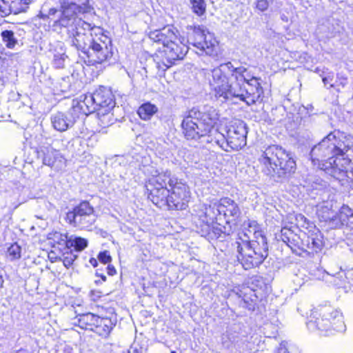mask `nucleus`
I'll return each instance as SVG.
<instances>
[{
    "mask_svg": "<svg viewBox=\"0 0 353 353\" xmlns=\"http://www.w3.org/2000/svg\"><path fill=\"white\" fill-rule=\"evenodd\" d=\"M74 260V256H70V257H65L63 261V265L66 268H69L72 264Z\"/></svg>",
    "mask_w": 353,
    "mask_h": 353,
    "instance_id": "obj_42",
    "label": "nucleus"
},
{
    "mask_svg": "<svg viewBox=\"0 0 353 353\" xmlns=\"http://www.w3.org/2000/svg\"><path fill=\"white\" fill-rule=\"evenodd\" d=\"M52 127L57 131L65 132L74 124V121L63 112H57L51 117Z\"/></svg>",
    "mask_w": 353,
    "mask_h": 353,
    "instance_id": "obj_20",
    "label": "nucleus"
},
{
    "mask_svg": "<svg viewBox=\"0 0 353 353\" xmlns=\"http://www.w3.org/2000/svg\"><path fill=\"white\" fill-rule=\"evenodd\" d=\"M333 79H334L333 74L323 77L322 78V80H323V82L325 86H326L327 88L333 87L334 86V84L332 83Z\"/></svg>",
    "mask_w": 353,
    "mask_h": 353,
    "instance_id": "obj_39",
    "label": "nucleus"
},
{
    "mask_svg": "<svg viewBox=\"0 0 353 353\" xmlns=\"http://www.w3.org/2000/svg\"><path fill=\"white\" fill-rule=\"evenodd\" d=\"M335 134L330 132L322 139L317 145H315L310 150V159L312 165L316 169L322 166V163L329 161V157L337 155L336 146L334 144Z\"/></svg>",
    "mask_w": 353,
    "mask_h": 353,
    "instance_id": "obj_11",
    "label": "nucleus"
},
{
    "mask_svg": "<svg viewBox=\"0 0 353 353\" xmlns=\"http://www.w3.org/2000/svg\"><path fill=\"white\" fill-rule=\"evenodd\" d=\"M149 38L154 42L163 45V50L157 54V67L162 71L172 66L174 61L182 59L188 52L185 39L173 26H167L161 30H155L149 34Z\"/></svg>",
    "mask_w": 353,
    "mask_h": 353,
    "instance_id": "obj_3",
    "label": "nucleus"
},
{
    "mask_svg": "<svg viewBox=\"0 0 353 353\" xmlns=\"http://www.w3.org/2000/svg\"><path fill=\"white\" fill-rule=\"evenodd\" d=\"M192 10L199 16L205 12L206 3L204 0H190Z\"/></svg>",
    "mask_w": 353,
    "mask_h": 353,
    "instance_id": "obj_35",
    "label": "nucleus"
},
{
    "mask_svg": "<svg viewBox=\"0 0 353 353\" xmlns=\"http://www.w3.org/2000/svg\"><path fill=\"white\" fill-rule=\"evenodd\" d=\"M312 326L320 335L329 334L331 326L337 332H343L345 330L342 314L336 310L332 309L324 312L322 316L317 312L310 314V327Z\"/></svg>",
    "mask_w": 353,
    "mask_h": 353,
    "instance_id": "obj_8",
    "label": "nucleus"
},
{
    "mask_svg": "<svg viewBox=\"0 0 353 353\" xmlns=\"http://www.w3.org/2000/svg\"><path fill=\"white\" fill-rule=\"evenodd\" d=\"M61 8H49L43 6L37 14V17L43 20L52 21V28L57 30L58 28L68 27L75 21L78 13H87L91 10L88 0H59Z\"/></svg>",
    "mask_w": 353,
    "mask_h": 353,
    "instance_id": "obj_5",
    "label": "nucleus"
},
{
    "mask_svg": "<svg viewBox=\"0 0 353 353\" xmlns=\"http://www.w3.org/2000/svg\"><path fill=\"white\" fill-rule=\"evenodd\" d=\"M32 0H10L9 3H0V11L3 15L14 14L25 12Z\"/></svg>",
    "mask_w": 353,
    "mask_h": 353,
    "instance_id": "obj_18",
    "label": "nucleus"
},
{
    "mask_svg": "<svg viewBox=\"0 0 353 353\" xmlns=\"http://www.w3.org/2000/svg\"><path fill=\"white\" fill-rule=\"evenodd\" d=\"M170 176L169 171L159 172L155 170L146 183L148 198L159 208L168 207L171 210H183L191 197L188 185L176 178H170L168 188L166 180Z\"/></svg>",
    "mask_w": 353,
    "mask_h": 353,
    "instance_id": "obj_2",
    "label": "nucleus"
},
{
    "mask_svg": "<svg viewBox=\"0 0 353 353\" xmlns=\"http://www.w3.org/2000/svg\"><path fill=\"white\" fill-rule=\"evenodd\" d=\"M208 81L215 97L223 100L237 98L250 105L263 94L259 78L249 75L244 67L235 68L231 62L211 70Z\"/></svg>",
    "mask_w": 353,
    "mask_h": 353,
    "instance_id": "obj_1",
    "label": "nucleus"
},
{
    "mask_svg": "<svg viewBox=\"0 0 353 353\" xmlns=\"http://www.w3.org/2000/svg\"><path fill=\"white\" fill-rule=\"evenodd\" d=\"M247 134L245 123L242 121H235L227 131L226 142L223 140L222 143H220L218 140L217 144L225 151H228V147L234 150H240L246 145Z\"/></svg>",
    "mask_w": 353,
    "mask_h": 353,
    "instance_id": "obj_13",
    "label": "nucleus"
},
{
    "mask_svg": "<svg viewBox=\"0 0 353 353\" xmlns=\"http://www.w3.org/2000/svg\"><path fill=\"white\" fill-rule=\"evenodd\" d=\"M313 248L315 249V252H317L318 250H321L323 247V243L321 239H312Z\"/></svg>",
    "mask_w": 353,
    "mask_h": 353,
    "instance_id": "obj_41",
    "label": "nucleus"
},
{
    "mask_svg": "<svg viewBox=\"0 0 353 353\" xmlns=\"http://www.w3.org/2000/svg\"><path fill=\"white\" fill-rule=\"evenodd\" d=\"M318 214L319 217L327 223L330 228L338 229L343 227L339 212H334L325 207L322 209V214H321V212H319Z\"/></svg>",
    "mask_w": 353,
    "mask_h": 353,
    "instance_id": "obj_19",
    "label": "nucleus"
},
{
    "mask_svg": "<svg viewBox=\"0 0 353 353\" xmlns=\"http://www.w3.org/2000/svg\"><path fill=\"white\" fill-rule=\"evenodd\" d=\"M246 225H247V228H246L247 233H245V235L248 236V239H250L249 234H253L254 230L252 229V228H249L248 227V223H246Z\"/></svg>",
    "mask_w": 353,
    "mask_h": 353,
    "instance_id": "obj_46",
    "label": "nucleus"
},
{
    "mask_svg": "<svg viewBox=\"0 0 353 353\" xmlns=\"http://www.w3.org/2000/svg\"><path fill=\"white\" fill-rule=\"evenodd\" d=\"M351 175L353 176V170H351Z\"/></svg>",
    "mask_w": 353,
    "mask_h": 353,
    "instance_id": "obj_54",
    "label": "nucleus"
},
{
    "mask_svg": "<svg viewBox=\"0 0 353 353\" xmlns=\"http://www.w3.org/2000/svg\"><path fill=\"white\" fill-rule=\"evenodd\" d=\"M90 41L87 52L89 61L92 64L101 63L112 56L111 41L99 27H91Z\"/></svg>",
    "mask_w": 353,
    "mask_h": 353,
    "instance_id": "obj_7",
    "label": "nucleus"
},
{
    "mask_svg": "<svg viewBox=\"0 0 353 353\" xmlns=\"http://www.w3.org/2000/svg\"><path fill=\"white\" fill-rule=\"evenodd\" d=\"M112 329L111 320L108 318H101L93 328V332L102 337H107Z\"/></svg>",
    "mask_w": 353,
    "mask_h": 353,
    "instance_id": "obj_24",
    "label": "nucleus"
},
{
    "mask_svg": "<svg viewBox=\"0 0 353 353\" xmlns=\"http://www.w3.org/2000/svg\"><path fill=\"white\" fill-rule=\"evenodd\" d=\"M108 274L113 276L116 274V269L113 265H109L107 268Z\"/></svg>",
    "mask_w": 353,
    "mask_h": 353,
    "instance_id": "obj_43",
    "label": "nucleus"
},
{
    "mask_svg": "<svg viewBox=\"0 0 353 353\" xmlns=\"http://www.w3.org/2000/svg\"><path fill=\"white\" fill-rule=\"evenodd\" d=\"M98 108L112 110L114 107V97L111 90L105 87H101L94 92Z\"/></svg>",
    "mask_w": 353,
    "mask_h": 353,
    "instance_id": "obj_16",
    "label": "nucleus"
},
{
    "mask_svg": "<svg viewBox=\"0 0 353 353\" xmlns=\"http://www.w3.org/2000/svg\"><path fill=\"white\" fill-rule=\"evenodd\" d=\"M66 221L74 227L88 229L96 221L94 208L87 201L81 202L66 214Z\"/></svg>",
    "mask_w": 353,
    "mask_h": 353,
    "instance_id": "obj_10",
    "label": "nucleus"
},
{
    "mask_svg": "<svg viewBox=\"0 0 353 353\" xmlns=\"http://www.w3.org/2000/svg\"><path fill=\"white\" fill-rule=\"evenodd\" d=\"M336 28L334 26L332 20L326 19L319 24L316 32L319 34H322L323 37H333Z\"/></svg>",
    "mask_w": 353,
    "mask_h": 353,
    "instance_id": "obj_27",
    "label": "nucleus"
},
{
    "mask_svg": "<svg viewBox=\"0 0 353 353\" xmlns=\"http://www.w3.org/2000/svg\"><path fill=\"white\" fill-rule=\"evenodd\" d=\"M21 256V248L17 243H13L8 248L6 257L10 261L18 260Z\"/></svg>",
    "mask_w": 353,
    "mask_h": 353,
    "instance_id": "obj_33",
    "label": "nucleus"
},
{
    "mask_svg": "<svg viewBox=\"0 0 353 353\" xmlns=\"http://www.w3.org/2000/svg\"><path fill=\"white\" fill-rule=\"evenodd\" d=\"M64 61V57L63 56H61L60 58L59 59H57L55 58L54 59V61H55V64L58 66V67H62L63 66V62Z\"/></svg>",
    "mask_w": 353,
    "mask_h": 353,
    "instance_id": "obj_44",
    "label": "nucleus"
},
{
    "mask_svg": "<svg viewBox=\"0 0 353 353\" xmlns=\"http://www.w3.org/2000/svg\"><path fill=\"white\" fill-rule=\"evenodd\" d=\"M3 279L2 275L0 274V289L3 287Z\"/></svg>",
    "mask_w": 353,
    "mask_h": 353,
    "instance_id": "obj_49",
    "label": "nucleus"
},
{
    "mask_svg": "<svg viewBox=\"0 0 353 353\" xmlns=\"http://www.w3.org/2000/svg\"><path fill=\"white\" fill-rule=\"evenodd\" d=\"M3 42L8 48H13L17 44V40L14 37V32L10 30H4L1 32Z\"/></svg>",
    "mask_w": 353,
    "mask_h": 353,
    "instance_id": "obj_34",
    "label": "nucleus"
},
{
    "mask_svg": "<svg viewBox=\"0 0 353 353\" xmlns=\"http://www.w3.org/2000/svg\"><path fill=\"white\" fill-rule=\"evenodd\" d=\"M128 353H142L141 348H137L136 347H131L128 350Z\"/></svg>",
    "mask_w": 353,
    "mask_h": 353,
    "instance_id": "obj_45",
    "label": "nucleus"
},
{
    "mask_svg": "<svg viewBox=\"0 0 353 353\" xmlns=\"http://www.w3.org/2000/svg\"><path fill=\"white\" fill-rule=\"evenodd\" d=\"M269 3L268 0H257L256 8L261 11H265L268 9Z\"/></svg>",
    "mask_w": 353,
    "mask_h": 353,
    "instance_id": "obj_38",
    "label": "nucleus"
},
{
    "mask_svg": "<svg viewBox=\"0 0 353 353\" xmlns=\"http://www.w3.org/2000/svg\"><path fill=\"white\" fill-rule=\"evenodd\" d=\"M87 245V240L81 237L70 236L68 241V247L73 246L78 251L84 250Z\"/></svg>",
    "mask_w": 353,
    "mask_h": 353,
    "instance_id": "obj_32",
    "label": "nucleus"
},
{
    "mask_svg": "<svg viewBox=\"0 0 353 353\" xmlns=\"http://www.w3.org/2000/svg\"><path fill=\"white\" fill-rule=\"evenodd\" d=\"M217 210L220 213H223L225 217H232V220H235L241 214V211L238 205L234 202V201L228 197L220 199Z\"/></svg>",
    "mask_w": 353,
    "mask_h": 353,
    "instance_id": "obj_17",
    "label": "nucleus"
},
{
    "mask_svg": "<svg viewBox=\"0 0 353 353\" xmlns=\"http://www.w3.org/2000/svg\"><path fill=\"white\" fill-rule=\"evenodd\" d=\"M248 225L249 228H252L254 230L253 234L254 239L250 243H257L258 246L268 248V243L265 236L263 232L260 230L259 226L256 221L248 220Z\"/></svg>",
    "mask_w": 353,
    "mask_h": 353,
    "instance_id": "obj_23",
    "label": "nucleus"
},
{
    "mask_svg": "<svg viewBox=\"0 0 353 353\" xmlns=\"http://www.w3.org/2000/svg\"><path fill=\"white\" fill-rule=\"evenodd\" d=\"M98 259L101 263L104 264L110 263L112 260L108 251L100 252L98 255Z\"/></svg>",
    "mask_w": 353,
    "mask_h": 353,
    "instance_id": "obj_37",
    "label": "nucleus"
},
{
    "mask_svg": "<svg viewBox=\"0 0 353 353\" xmlns=\"http://www.w3.org/2000/svg\"><path fill=\"white\" fill-rule=\"evenodd\" d=\"M112 110H107V108L97 109V117L99 121V125L102 127H107L113 123L114 117L112 113Z\"/></svg>",
    "mask_w": 353,
    "mask_h": 353,
    "instance_id": "obj_28",
    "label": "nucleus"
},
{
    "mask_svg": "<svg viewBox=\"0 0 353 353\" xmlns=\"http://www.w3.org/2000/svg\"><path fill=\"white\" fill-rule=\"evenodd\" d=\"M79 106L86 114L97 111V109H99L97 107L94 93L85 95L83 99L80 101Z\"/></svg>",
    "mask_w": 353,
    "mask_h": 353,
    "instance_id": "obj_25",
    "label": "nucleus"
},
{
    "mask_svg": "<svg viewBox=\"0 0 353 353\" xmlns=\"http://www.w3.org/2000/svg\"><path fill=\"white\" fill-rule=\"evenodd\" d=\"M39 154L42 155L43 163L50 167H57L58 163L62 161V157L58 150L52 148L41 150Z\"/></svg>",
    "mask_w": 353,
    "mask_h": 353,
    "instance_id": "obj_21",
    "label": "nucleus"
},
{
    "mask_svg": "<svg viewBox=\"0 0 353 353\" xmlns=\"http://www.w3.org/2000/svg\"><path fill=\"white\" fill-rule=\"evenodd\" d=\"M90 263L94 267H96L97 265V260L95 259H93V258L91 259L90 260Z\"/></svg>",
    "mask_w": 353,
    "mask_h": 353,
    "instance_id": "obj_48",
    "label": "nucleus"
},
{
    "mask_svg": "<svg viewBox=\"0 0 353 353\" xmlns=\"http://www.w3.org/2000/svg\"><path fill=\"white\" fill-rule=\"evenodd\" d=\"M191 39V43L199 50V54L205 53L210 56L217 54L218 41L214 34L210 32L204 26H195L193 29Z\"/></svg>",
    "mask_w": 353,
    "mask_h": 353,
    "instance_id": "obj_12",
    "label": "nucleus"
},
{
    "mask_svg": "<svg viewBox=\"0 0 353 353\" xmlns=\"http://www.w3.org/2000/svg\"><path fill=\"white\" fill-rule=\"evenodd\" d=\"M3 1V3H9L10 0H1Z\"/></svg>",
    "mask_w": 353,
    "mask_h": 353,
    "instance_id": "obj_51",
    "label": "nucleus"
},
{
    "mask_svg": "<svg viewBox=\"0 0 353 353\" xmlns=\"http://www.w3.org/2000/svg\"><path fill=\"white\" fill-rule=\"evenodd\" d=\"M172 353H176L174 351H172Z\"/></svg>",
    "mask_w": 353,
    "mask_h": 353,
    "instance_id": "obj_55",
    "label": "nucleus"
},
{
    "mask_svg": "<svg viewBox=\"0 0 353 353\" xmlns=\"http://www.w3.org/2000/svg\"><path fill=\"white\" fill-rule=\"evenodd\" d=\"M350 160L343 156L336 155L329 157V161L322 163V166L319 170L325 172L334 179L339 181H344L346 178H350L352 168Z\"/></svg>",
    "mask_w": 353,
    "mask_h": 353,
    "instance_id": "obj_14",
    "label": "nucleus"
},
{
    "mask_svg": "<svg viewBox=\"0 0 353 353\" xmlns=\"http://www.w3.org/2000/svg\"><path fill=\"white\" fill-rule=\"evenodd\" d=\"M49 235V239L54 240V241L58 244H65L68 247V241L69 238L68 237L67 234L55 232L54 233L50 234Z\"/></svg>",
    "mask_w": 353,
    "mask_h": 353,
    "instance_id": "obj_36",
    "label": "nucleus"
},
{
    "mask_svg": "<svg viewBox=\"0 0 353 353\" xmlns=\"http://www.w3.org/2000/svg\"><path fill=\"white\" fill-rule=\"evenodd\" d=\"M254 299H253L252 297H250V301L252 302H254V301H255L256 300V296L255 294H254Z\"/></svg>",
    "mask_w": 353,
    "mask_h": 353,
    "instance_id": "obj_50",
    "label": "nucleus"
},
{
    "mask_svg": "<svg viewBox=\"0 0 353 353\" xmlns=\"http://www.w3.org/2000/svg\"><path fill=\"white\" fill-rule=\"evenodd\" d=\"M100 317L92 313H88L81 316L79 323L82 327L87 330H93L94 327L98 323Z\"/></svg>",
    "mask_w": 353,
    "mask_h": 353,
    "instance_id": "obj_30",
    "label": "nucleus"
},
{
    "mask_svg": "<svg viewBox=\"0 0 353 353\" xmlns=\"http://www.w3.org/2000/svg\"><path fill=\"white\" fill-rule=\"evenodd\" d=\"M238 252L239 261L245 270H248L258 266L264 261L268 254V248L245 241L239 243Z\"/></svg>",
    "mask_w": 353,
    "mask_h": 353,
    "instance_id": "obj_9",
    "label": "nucleus"
},
{
    "mask_svg": "<svg viewBox=\"0 0 353 353\" xmlns=\"http://www.w3.org/2000/svg\"><path fill=\"white\" fill-rule=\"evenodd\" d=\"M325 186L326 183L323 180H321L318 182H314L312 185V189H316L319 192H322Z\"/></svg>",
    "mask_w": 353,
    "mask_h": 353,
    "instance_id": "obj_40",
    "label": "nucleus"
},
{
    "mask_svg": "<svg viewBox=\"0 0 353 353\" xmlns=\"http://www.w3.org/2000/svg\"><path fill=\"white\" fill-rule=\"evenodd\" d=\"M63 353H73V348L70 346L66 345L63 349Z\"/></svg>",
    "mask_w": 353,
    "mask_h": 353,
    "instance_id": "obj_47",
    "label": "nucleus"
},
{
    "mask_svg": "<svg viewBox=\"0 0 353 353\" xmlns=\"http://www.w3.org/2000/svg\"><path fill=\"white\" fill-rule=\"evenodd\" d=\"M244 301H245V303H248V300H246V299H245V298H244Z\"/></svg>",
    "mask_w": 353,
    "mask_h": 353,
    "instance_id": "obj_53",
    "label": "nucleus"
},
{
    "mask_svg": "<svg viewBox=\"0 0 353 353\" xmlns=\"http://www.w3.org/2000/svg\"><path fill=\"white\" fill-rule=\"evenodd\" d=\"M259 162L262 172L274 179L284 178L296 170V163L290 154L276 145L266 148L261 152Z\"/></svg>",
    "mask_w": 353,
    "mask_h": 353,
    "instance_id": "obj_4",
    "label": "nucleus"
},
{
    "mask_svg": "<svg viewBox=\"0 0 353 353\" xmlns=\"http://www.w3.org/2000/svg\"><path fill=\"white\" fill-rule=\"evenodd\" d=\"M68 28H70L68 34L72 45L87 54L90 38L86 31H91V24L77 17Z\"/></svg>",
    "mask_w": 353,
    "mask_h": 353,
    "instance_id": "obj_15",
    "label": "nucleus"
},
{
    "mask_svg": "<svg viewBox=\"0 0 353 353\" xmlns=\"http://www.w3.org/2000/svg\"><path fill=\"white\" fill-rule=\"evenodd\" d=\"M101 277H102V279H103V281H105V276H102Z\"/></svg>",
    "mask_w": 353,
    "mask_h": 353,
    "instance_id": "obj_52",
    "label": "nucleus"
},
{
    "mask_svg": "<svg viewBox=\"0 0 353 353\" xmlns=\"http://www.w3.org/2000/svg\"><path fill=\"white\" fill-rule=\"evenodd\" d=\"M158 111V108L156 105L147 102L143 103L138 109L137 113L142 120H150L152 117Z\"/></svg>",
    "mask_w": 353,
    "mask_h": 353,
    "instance_id": "obj_26",
    "label": "nucleus"
},
{
    "mask_svg": "<svg viewBox=\"0 0 353 353\" xmlns=\"http://www.w3.org/2000/svg\"><path fill=\"white\" fill-rule=\"evenodd\" d=\"M334 144L336 146L337 155L343 156V154L353 148V136L350 134L342 135L338 140L335 136Z\"/></svg>",
    "mask_w": 353,
    "mask_h": 353,
    "instance_id": "obj_22",
    "label": "nucleus"
},
{
    "mask_svg": "<svg viewBox=\"0 0 353 353\" xmlns=\"http://www.w3.org/2000/svg\"><path fill=\"white\" fill-rule=\"evenodd\" d=\"M339 212L343 226L352 227L353 210L349 206L343 205Z\"/></svg>",
    "mask_w": 353,
    "mask_h": 353,
    "instance_id": "obj_29",
    "label": "nucleus"
},
{
    "mask_svg": "<svg viewBox=\"0 0 353 353\" xmlns=\"http://www.w3.org/2000/svg\"><path fill=\"white\" fill-rule=\"evenodd\" d=\"M218 119V113L212 108L206 112L193 108L183 120V132L188 139L197 140L211 132Z\"/></svg>",
    "mask_w": 353,
    "mask_h": 353,
    "instance_id": "obj_6",
    "label": "nucleus"
},
{
    "mask_svg": "<svg viewBox=\"0 0 353 353\" xmlns=\"http://www.w3.org/2000/svg\"><path fill=\"white\" fill-rule=\"evenodd\" d=\"M216 213L214 212V208L211 205H203L202 209V213L199 215V217L201 221L209 225L212 223L215 219Z\"/></svg>",
    "mask_w": 353,
    "mask_h": 353,
    "instance_id": "obj_31",
    "label": "nucleus"
}]
</instances>
